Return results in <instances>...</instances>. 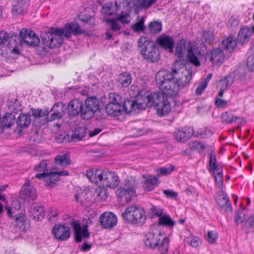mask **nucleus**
<instances>
[{
    "label": "nucleus",
    "instance_id": "nucleus-1",
    "mask_svg": "<svg viewBox=\"0 0 254 254\" xmlns=\"http://www.w3.org/2000/svg\"><path fill=\"white\" fill-rule=\"evenodd\" d=\"M192 73L189 69H185L182 75L174 81V76L168 72L162 71L160 78V94L162 100L160 103V116H164L171 112V102L173 101L181 88L186 86L191 78Z\"/></svg>",
    "mask_w": 254,
    "mask_h": 254
},
{
    "label": "nucleus",
    "instance_id": "nucleus-2",
    "mask_svg": "<svg viewBox=\"0 0 254 254\" xmlns=\"http://www.w3.org/2000/svg\"><path fill=\"white\" fill-rule=\"evenodd\" d=\"M80 26L76 23H69L65 24L64 28H52L49 32H42L41 37L43 43L50 48H57L60 46L64 38H69L72 35L82 33Z\"/></svg>",
    "mask_w": 254,
    "mask_h": 254
},
{
    "label": "nucleus",
    "instance_id": "nucleus-3",
    "mask_svg": "<svg viewBox=\"0 0 254 254\" xmlns=\"http://www.w3.org/2000/svg\"><path fill=\"white\" fill-rule=\"evenodd\" d=\"M138 47L141 48L140 53L145 59L152 62L159 60V37L155 42L149 41L146 37H141L138 41Z\"/></svg>",
    "mask_w": 254,
    "mask_h": 254
},
{
    "label": "nucleus",
    "instance_id": "nucleus-4",
    "mask_svg": "<svg viewBox=\"0 0 254 254\" xmlns=\"http://www.w3.org/2000/svg\"><path fill=\"white\" fill-rule=\"evenodd\" d=\"M122 215L126 222L133 224H142L146 218L144 210L136 205L127 207Z\"/></svg>",
    "mask_w": 254,
    "mask_h": 254
},
{
    "label": "nucleus",
    "instance_id": "nucleus-5",
    "mask_svg": "<svg viewBox=\"0 0 254 254\" xmlns=\"http://www.w3.org/2000/svg\"><path fill=\"white\" fill-rule=\"evenodd\" d=\"M211 134L212 132L209 130H205L204 132H195L192 127L187 126L176 128L173 133L175 139L180 142L187 141L192 136L195 137L200 136L202 138H205L211 135Z\"/></svg>",
    "mask_w": 254,
    "mask_h": 254
},
{
    "label": "nucleus",
    "instance_id": "nucleus-6",
    "mask_svg": "<svg viewBox=\"0 0 254 254\" xmlns=\"http://www.w3.org/2000/svg\"><path fill=\"white\" fill-rule=\"evenodd\" d=\"M0 45L5 48L6 52L19 54L21 50V41L19 37L13 35L10 37L6 32L0 31Z\"/></svg>",
    "mask_w": 254,
    "mask_h": 254
},
{
    "label": "nucleus",
    "instance_id": "nucleus-7",
    "mask_svg": "<svg viewBox=\"0 0 254 254\" xmlns=\"http://www.w3.org/2000/svg\"><path fill=\"white\" fill-rule=\"evenodd\" d=\"M12 205V206L11 207H6L7 214L11 219L15 221L14 226L16 230L24 231L25 230L26 226L29 225L27 218L22 213H16V210L20 208V204L19 202L14 201Z\"/></svg>",
    "mask_w": 254,
    "mask_h": 254
},
{
    "label": "nucleus",
    "instance_id": "nucleus-8",
    "mask_svg": "<svg viewBox=\"0 0 254 254\" xmlns=\"http://www.w3.org/2000/svg\"><path fill=\"white\" fill-rule=\"evenodd\" d=\"M185 51H187L189 62L194 66H199L200 62L197 56L194 55L190 43H186L185 41L181 40L176 46L175 54L178 58H181L183 57Z\"/></svg>",
    "mask_w": 254,
    "mask_h": 254
},
{
    "label": "nucleus",
    "instance_id": "nucleus-9",
    "mask_svg": "<svg viewBox=\"0 0 254 254\" xmlns=\"http://www.w3.org/2000/svg\"><path fill=\"white\" fill-rule=\"evenodd\" d=\"M159 97V93L147 95L145 96L138 95L135 101H128L126 106L128 104L130 108L135 110L136 109L144 110L148 106L155 105L154 99Z\"/></svg>",
    "mask_w": 254,
    "mask_h": 254
},
{
    "label": "nucleus",
    "instance_id": "nucleus-10",
    "mask_svg": "<svg viewBox=\"0 0 254 254\" xmlns=\"http://www.w3.org/2000/svg\"><path fill=\"white\" fill-rule=\"evenodd\" d=\"M99 109V102L95 97L87 98L83 105L82 112V118L84 120H89L93 117L95 113Z\"/></svg>",
    "mask_w": 254,
    "mask_h": 254
},
{
    "label": "nucleus",
    "instance_id": "nucleus-11",
    "mask_svg": "<svg viewBox=\"0 0 254 254\" xmlns=\"http://www.w3.org/2000/svg\"><path fill=\"white\" fill-rule=\"evenodd\" d=\"M157 0H130L125 3L124 6L127 10L133 9L138 12L141 9H147L151 7Z\"/></svg>",
    "mask_w": 254,
    "mask_h": 254
},
{
    "label": "nucleus",
    "instance_id": "nucleus-12",
    "mask_svg": "<svg viewBox=\"0 0 254 254\" xmlns=\"http://www.w3.org/2000/svg\"><path fill=\"white\" fill-rule=\"evenodd\" d=\"M19 39L21 41L26 44L27 45L35 47L39 45L40 40L35 33L32 30L22 29L20 31Z\"/></svg>",
    "mask_w": 254,
    "mask_h": 254
},
{
    "label": "nucleus",
    "instance_id": "nucleus-13",
    "mask_svg": "<svg viewBox=\"0 0 254 254\" xmlns=\"http://www.w3.org/2000/svg\"><path fill=\"white\" fill-rule=\"evenodd\" d=\"M37 193L36 189L30 184L29 180H26L25 184L22 187L19 197L24 200H34L36 199Z\"/></svg>",
    "mask_w": 254,
    "mask_h": 254
},
{
    "label": "nucleus",
    "instance_id": "nucleus-14",
    "mask_svg": "<svg viewBox=\"0 0 254 254\" xmlns=\"http://www.w3.org/2000/svg\"><path fill=\"white\" fill-rule=\"evenodd\" d=\"M127 102H126L124 106H122L121 103H112L109 102L106 106V110L109 115L112 116H118L122 114L124 112V110L128 113L132 109L130 108V106L126 104Z\"/></svg>",
    "mask_w": 254,
    "mask_h": 254
},
{
    "label": "nucleus",
    "instance_id": "nucleus-15",
    "mask_svg": "<svg viewBox=\"0 0 254 254\" xmlns=\"http://www.w3.org/2000/svg\"><path fill=\"white\" fill-rule=\"evenodd\" d=\"M52 231L55 239L59 241H66L70 236L71 232L69 227L64 225H55L52 228Z\"/></svg>",
    "mask_w": 254,
    "mask_h": 254
},
{
    "label": "nucleus",
    "instance_id": "nucleus-16",
    "mask_svg": "<svg viewBox=\"0 0 254 254\" xmlns=\"http://www.w3.org/2000/svg\"><path fill=\"white\" fill-rule=\"evenodd\" d=\"M159 222L151 226V231L147 235L145 240V245L149 248L154 249L159 243Z\"/></svg>",
    "mask_w": 254,
    "mask_h": 254
},
{
    "label": "nucleus",
    "instance_id": "nucleus-17",
    "mask_svg": "<svg viewBox=\"0 0 254 254\" xmlns=\"http://www.w3.org/2000/svg\"><path fill=\"white\" fill-rule=\"evenodd\" d=\"M215 201L221 210L227 213L232 211V205L229 197L223 190H220L216 193Z\"/></svg>",
    "mask_w": 254,
    "mask_h": 254
},
{
    "label": "nucleus",
    "instance_id": "nucleus-18",
    "mask_svg": "<svg viewBox=\"0 0 254 254\" xmlns=\"http://www.w3.org/2000/svg\"><path fill=\"white\" fill-rule=\"evenodd\" d=\"M70 225L74 231L75 240L77 243L81 242L82 238H88L89 233L88 231V226L86 225L83 226L81 228L79 223L73 219Z\"/></svg>",
    "mask_w": 254,
    "mask_h": 254
},
{
    "label": "nucleus",
    "instance_id": "nucleus-19",
    "mask_svg": "<svg viewBox=\"0 0 254 254\" xmlns=\"http://www.w3.org/2000/svg\"><path fill=\"white\" fill-rule=\"evenodd\" d=\"M101 225L105 228H112L117 223L116 216L112 212H105L99 218Z\"/></svg>",
    "mask_w": 254,
    "mask_h": 254
},
{
    "label": "nucleus",
    "instance_id": "nucleus-20",
    "mask_svg": "<svg viewBox=\"0 0 254 254\" xmlns=\"http://www.w3.org/2000/svg\"><path fill=\"white\" fill-rule=\"evenodd\" d=\"M83 108V104L82 101L78 99H74L71 100L66 107L67 113L70 116H75L80 113L81 116L82 117Z\"/></svg>",
    "mask_w": 254,
    "mask_h": 254
},
{
    "label": "nucleus",
    "instance_id": "nucleus-21",
    "mask_svg": "<svg viewBox=\"0 0 254 254\" xmlns=\"http://www.w3.org/2000/svg\"><path fill=\"white\" fill-rule=\"evenodd\" d=\"M45 211V209L43 206L34 204L29 208V216L33 220L39 221L44 218Z\"/></svg>",
    "mask_w": 254,
    "mask_h": 254
},
{
    "label": "nucleus",
    "instance_id": "nucleus-22",
    "mask_svg": "<svg viewBox=\"0 0 254 254\" xmlns=\"http://www.w3.org/2000/svg\"><path fill=\"white\" fill-rule=\"evenodd\" d=\"M47 164L46 161H41L35 166V170L37 173L36 175H68L66 171H50L47 169Z\"/></svg>",
    "mask_w": 254,
    "mask_h": 254
},
{
    "label": "nucleus",
    "instance_id": "nucleus-23",
    "mask_svg": "<svg viewBox=\"0 0 254 254\" xmlns=\"http://www.w3.org/2000/svg\"><path fill=\"white\" fill-rule=\"evenodd\" d=\"M209 170L210 173H213L214 175H222L223 173L221 167L217 163L215 154L212 151L210 153Z\"/></svg>",
    "mask_w": 254,
    "mask_h": 254
},
{
    "label": "nucleus",
    "instance_id": "nucleus-24",
    "mask_svg": "<svg viewBox=\"0 0 254 254\" xmlns=\"http://www.w3.org/2000/svg\"><path fill=\"white\" fill-rule=\"evenodd\" d=\"M123 7V4L118 5L116 4V0L115 4L113 3H107L104 4L102 8V13L105 15H113Z\"/></svg>",
    "mask_w": 254,
    "mask_h": 254
},
{
    "label": "nucleus",
    "instance_id": "nucleus-25",
    "mask_svg": "<svg viewBox=\"0 0 254 254\" xmlns=\"http://www.w3.org/2000/svg\"><path fill=\"white\" fill-rule=\"evenodd\" d=\"M120 180L118 176H106L103 177L102 186L114 188L118 186Z\"/></svg>",
    "mask_w": 254,
    "mask_h": 254
},
{
    "label": "nucleus",
    "instance_id": "nucleus-26",
    "mask_svg": "<svg viewBox=\"0 0 254 254\" xmlns=\"http://www.w3.org/2000/svg\"><path fill=\"white\" fill-rule=\"evenodd\" d=\"M157 179L154 176H150L148 178L143 177L141 182L142 187L146 191L152 190L155 186L157 185Z\"/></svg>",
    "mask_w": 254,
    "mask_h": 254
},
{
    "label": "nucleus",
    "instance_id": "nucleus-27",
    "mask_svg": "<svg viewBox=\"0 0 254 254\" xmlns=\"http://www.w3.org/2000/svg\"><path fill=\"white\" fill-rule=\"evenodd\" d=\"M175 224L169 215L164 214L162 209H160V226H163L172 229Z\"/></svg>",
    "mask_w": 254,
    "mask_h": 254
},
{
    "label": "nucleus",
    "instance_id": "nucleus-28",
    "mask_svg": "<svg viewBox=\"0 0 254 254\" xmlns=\"http://www.w3.org/2000/svg\"><path fill=\"white\" fill-rule=\"evenodd\" d=\"M27 4L24 0H15L12 3V13L13 15H16L22 13L23 10L27 8Z\"/></svg>",
    "mask_w": 254,
    "mask_h": 254
},
{
    "label": "nucleus",
    "instance_id": "nucleus-29",
    "mask_svg": "<svg viewBox=\"0 0 254 254\" xmlns=\"http://www.w3.org/2000/svg\"><path fill=\"white\" fill-rule=\"evenodd\" d=\"M252 35V31L250 28L245 27L241 29L239 32L237 39L242 44L247 43Z\"/></svg>",
    "mask_w": 254,
    "mask_h": 254
},
{
    "label": "nucleus",
    "instance_id": "nucleus-30",
    "mask_svg": "<svg viewBox=\"0 0 254 254\" xmlns=\"http://www.w3.org/2000/svg\"><path fill=\"white\" fill-rule=\"evenodd\" d=\"M209 56L210 60L213 64L221 63L224 59V54L220 49L213 50Z\"/></svg>",
    "mask_w": 254,
    "mask_h": 254
},
{
    "label": "nucleus",
    "instance_id": "nucleus-31",
    "mask_svg": "<svg viewBox=\"0 0 254 254\" xmlns=\"http://www.w3.org/2000/svg\"><path fill=\"white\" fill-rule=\"evenodd\" d=\"M160 45L172 53L174 46V41L171 37L162 35L160 36Z\"/></svg>",
    "mask_w": 254,
    "mask_h": 254
},
{
    "label": "nucleus",
    "instance_id": "nucleus-32",
    "mask_svg": "<svg viewBox=\"0 0 254 254\" xmlns=\"http://www.w3.org/2000/svg\"><path fill=\"white\" fill-rule=\"evenodd\" d=\"M15 117L12 113H6L1 120V128H9L12 126L15 122Z\"/></svg>",
    "mask_w": 254,
    "mask_h": 254
},
{
    "label": "nucleus",
    "instance_id": "nucleus-33",
    "mask_svg": "<svg viewBox=\"0 0 254 254\" xmlns=\"http://www.w3.org/2000/svg\"><path fill=\"white\" fill-rule=\"evenodd\" d=\"M59 176H36V177L45 182L46 186L52 187L59 180Z\"/></svg>",
    "mask_w": 254,
    "mask_h": 254
},
{
    "label": "nucleus",
    "instance_id": "nucleus-34",
    "mask_svg": "<svg viewBox=\"0 0 254 254\" xmlns=\"http://www.w3.org/2000/svg\"><path fill=\"white\" fill-rule=\"evenodd\" d=\"M31 123V118L29 115L20 114L17 119V125L21 128H26Z\"/></svg>",
    "mask_w": 254,
    "mask_h": 254
},
{
    "label": "nucleus",
    "instance_id": "nucleus-35",
    "mask_svg": "<svg viewBox=\"0 0 254 254\" xmlns=\"http://www.w3.org/2000/svg\"><path fill=\"white\" fill-rule=\"evenodd\" d=\"M234 78V74L233 73H230L219 81L218 86L222 87L223 89H227L233 83Z\"/></svg>",
    "mask_w": 254,
    "mask_h": 254
},
{
    "label": "nucleus",
    "instance_id": "nucleus-36",
    "mask_svg": "<svg viewBox=\"0 0 254 254\" xmlns=\"http://www.w3.org/2000/svg\"><path fill=\"white\" fill-rule=\"evenodd\" d=\"M131 80V75L128 72H123L119 76L118 82L123 87L128 86L130 84Z\"/></svg>",
    "mask_w": 254,
    "mask_h": 254
},
{
    "label": "nucleus",
    "instance_id": "nucleus-37",
    "mask_svg": "<svg viewBox=\"0 0 254 254\" xmlns=\"http://www.w3.org/2000/svg\"><path fill=\"white\" fill-rule=\"evenodd\" d=\"M137 181L132 176H128L124 181L125 189L135 191L137 186Z\"/></svg>",
    "mask_w": 254,
    "mask_h": 254
},
{
    "label": "nucleus",
    "instance_id": "nucleus-38",
    "mask_svg": "<svg viewBox=\"0 0 254 254\" xmlns=\"http://www.w3.org/2000/svg\"><path fill=\"white\" fill-rule=\"evenodd\" d=\"M105 187L99 186L95 190V194L96 195V198L98 200L105 201L109 196V193Z\"/></svg>",
    "mask_w": 254,
    "mask_h": 254
},
{
    "label": "nucleus",
    "instance_id": "nucleus-39",
    "mask_svg": "<svg viewBox=\"0 0 254 254\" xmlns=\"http://www.w3.org/2000/svg\"><path fill=\"white\" fill-rule=\"evenodd\" d=\"M55 162L62 167H64L70 163L69 157L67 155H58L55 158Z\"/></svg>",
    "mask_w": 254,
    "mask_h": 254
},
{
    "label": "nucleus",
    "instance_id": "nucleus-40",
    "mask_svg": "<svg viewBox=\"0 0 254 254\" xmlns=\"http://www.w3.org/2000/svg\"><path fill=\"white\" fill-rule=\"evenodd\" d=\"M222 44L226 49L232 50L236 47L237 42L232 37H229L223 40Z\"/></svg>",
    "mask_w": 254,
    "mask_h": 254
},
{
    "label": "nucleus",
    "instance_id": "nucleus-41",
    "mask_svg": "<svg viewBox=\"0 0 254 254\" xmlns=\"http://www.w3.org/2000/svg\"><path fill=\"white\" fill-rule=\"evenodd\" d=\"M85 135V130L84 128L78 127L76 128L71 136V140L73 141L80 140Z\"/></svg>",
    "mask_w": 254,
    "mask_h": 254
},
{
    "label": "nucleus",
    "instance_id": "nucleus-42",
    "mask_svg": "<svg viewBox=\"0 0 254 254\" xmlns=\"http://www.w3.org/2000/svg\"><path fill=\"white\" fill-rule=\"evenodd\" d=\"M122 8L125 11V13H122L117 19L122 23H128L130 22L129 12L131 9L127 10L123 4Z\"/></svg>",
    "mask_w": 254,
    "mask_h": 254
},
{
    "label": "nucleus",
    "instance_id": "nucleus-43",
    "mask_svg": "<svg viewBox=\"0 0 254 254\" xmlns=\"http://www.w3.org/2000/svg\"><path fill=\"white\" fill-rule=\"evenodd\" d=\"M235 117L231 113L225 112L221 114L220 118L223 123L232 124L235 121Z\"/></svg>",
    "mask_w": 254,
    "mask_h": 254
},
{
    "label": "nucleus",
    "instance_id": "nucleus-44",
    "mask_svg": "<svg viewBox=\"0 0 254 254\" xmlns=\"http://www.w3.org/2000/svg\"><path fill=\"white\" fill-rule=\"evenodd\" d=\"M111 172L107 170H103L99 168H90L86 171V175H108Z\"/></svg>",
    "mask_w": 254,
    "mask_h": 254
},
{
    "label": "nucleus",
    "instance_id": "nucleus-45",
    "mask_svg": "<svg viewBox=\"0 0 254 254\" xmlns=\"http://www.w3.org/2000/svg\"><path fill=\"white\" fill-rule=\"evenodd\" d=\"M131 27L133 30L135 32L143 31L145 29L144 18L142 17L138 21L132 25Z\"/></svg>",
    "mask_w": 254,
    "mask_h": 254
},
{
    "label": "nucleus",
    "instance_id": "nucleus-46",
    "mask_svg": "<svg viewBox=\"0 0 254 254\" xmlns=\"http://www.w3.org/2000/svg\"><path fill=\"white\" fill-rule=\"evenodd\" d=\"M66 109V107L62 103H58L54 105L51 110L63 116L65 114Z\"/></svg>",
    "mask_w": 254,
    "mask_h": 254
},
{
    "label": "nucleus",
    "instance_id": "nucleus-47",
    "mask_svg": "<svg viewBox=\"0 0 254 254\" xmlns=\"http://www.w3.org/2000/svg\"><path fill=\"white\" fill-rule=\"evenodd\" d=\"M150 34L154 35L159 32V22L158 21H151L148 26Z\"/></svg>",
    "mask_w": 254,
    "mask_h": 254
},
{
    "label": "nucleus",
    "instance_id": "nucleus-48",
    "mask_svg": "<svg viewBox=\"0 0 254 254\" xmlns=\"http://www.w3.org/2000/svg\"><path fill=\"white\" fill-rule=\"evenodd\" d=\"M245 206H241V209H242V210H239L236 212V214L234 217V221L237 225L241 224L243 222H244V217L242 216V210L245 209Z\"/></svg>",
    "mask_w": 254,
    "mask_h": 254
},
{
    "label": "nucleus",
    "instance_id": "nucleus-49",
    "mask_svg": "<svg viewBox=\"0 0 254 254\" xmlns=\"http://www.w3.org/2000/svg\"><path fill=\"white\" fill-rule=\"evenodd\" d=\"M86 178L93 184L102 186L103 177L106 176H86Z\"/></svg>",
    "mask_w": 254,
    "mask_h": 254
},
{
    "label": "nucleus",
    "instance_id": "nucleus-50",
    "mask_svg": "<svg viewBox=\"0 0 254 254\" xmlns=\"http://www.w3.org/2000/svg\"><path fill=\"white\" fill-rule=\"evenodd\" d=\"M203 39L207 43H211L214 40V34L212 31H204L202 34Z\"/></svg>",
    "mask_w": 254,
    "mask_h": 254
},
{
    "label": "nucleus",
    "instance_id": "nucleus-51",
    "mask_svg": "<svg viewBox=\"0 0 254 254\" xmlns=\"http://www.w3.org/2000/svg\"><path fill=\"white\" fill-rule=\"evenodd\" d=\"M252 54L247 60V66L251 70H254V44L251 48Z\"/></svg>",
    "mask_w": 254,
    "mask_h": 254
},
{
    "label": "nucleus",
    "instance_id": "nucleus-52",
    "mask_svg": "<svg viewBox=\"0 0 254 254\" xmlns=\"http://www.w3.org/2000/svg\"><path fill=\"white\" fill-rule=\"evenodd\" d=\"M243 228L245 229L254 228V215L250 216L244 221Z\"/></svg>",
    "mask_w": 254,
    "mask_h": 254
},
{
    "label": "nucleus",
    "instance_id": "nucleus-53",
    "mask_svg": "<svg viewBox=\"0 0 254 254\" xmlns=\"http://www.w3.org/2000/svg\"><path fill=\"white\" fill-rule=\"evenodd\" d=\"M218 237L217 233L215 231H210L207 232L206 240L211 244H214Z\"/></svg>",
    "mask_w": 254,
    "mask_h": 254
},
{
    "label": "nucleus",
    "instance_id": "nucleus-54",
    "mask_svg": "<svg viewBox=\"0 0 254 254\" xmlns=\"http://www.w3.org/2000/svg\"><path fill=\"white\" fill-rule=\"evenodd\" d=\"M108 23H110V26L111 29L114 32L119 31L121 29L119 21L117 19L106 20Z\"/></svg>",
    "mask_w": 254,
    "mask_h": 254
},
{
    "label": "nucleus",
    "instance_id": "nucleus-55",
    "mask_svg": "<svg viewBox=\"0 0 254 254\" xmlns=\"http://www.w3.org/2000/svg\"><path fill=\"white\" fill-rule=\"evenodd\" d=\"M136 191L126 189L125 202H129L136 198Z\"/></svg>",
    "mask_w": 254,
    "mask_h": 254
},
{
    "label": "nucleus",
    "instance_id": "nucleus-56",
    "mask_svg": "<svg viewBox=\"0 0 254 254\" xmlns=\"http://www.w3.org/2000/svg\"><path fill=\"white\" fill-rule=\"evenodd\" d=\"M116 193L119 201L125 202L126 189L120 187L117 190Z\"/></svg>",
    "mask_w": 254,
    "mask_h": 254
},
{
    "label": "nucleus",
    "instance_id": "nucleus-57",
    "mask_svg": "<svg viewBox=\"0 0 254 254\" xmlns=\"http://www.w3.org/2000/svg\"><path fill=\"white\" fill-rule=\"evenodd\" d=\"M7 104L8 108L11 112L16 113L21 109V107L17 101H15V102L9 101L8 102Z\"/></svg>",
    "mask_w": 254,
    "mask_h": 254
},
{
    "label": "nucleus",
    "instance_id": "nucleus-58",
    "mask_svg": "<svg viewBox=\"0 0 254 254\" xmlns=\"http://www.w3.org/2000/svg\"><path fill=\"white\" fill-rule=\"evenodd\" d=\"M148 216L151 218L159 217V210L156 206L154 205L151 206L148 213Z\"/></svg>",
    "mask_w": 254,
    "mask_h": 254
},
{
    "label": "nucleus",
    "instance_id": "nucleus-59",
    "mask_svg": "<svg viewBox=\"0 0 254 254\" xmlns=\"http://www.w3.org/2000/svg\"><path fill=\"white\" fill-rule=\"evenodd\" d=\"M207 86V81H202L200 83L196 89L195 94L196 95H200L202 94L204 90Z\"/></svg>",
    "mask_w": 254,
    "mask_h": 254
},
{
    "label": "nucleus",
    "instance_id": "nucleus-60",
    "mask_svg": "<svg viewBox=\"0 0 254 254\" xmlns=\"http://www.w3.org/2000/svg\"><path fill=\"white\" fill-rule=\"evenodd\" d=\"M109 102H112V103H120L121 101V97L119 95L114 93H111L109 94Z\"/></svg>",
    "mask_w": 254,
    "mask_h": 254
},
{
    "label": "nucleus",
    "instance_id": "nucleus-61",
    "mask_svg": "<svg viewBox=\"0 0 254 254\" xmlns=\"http://www.w3.org/2000/svg\"><path fill=\"white\" fill-rule=\"evenodd\" d=\"M164 195L169 198L176 199L178 196V193L171 190H163Z\"/></svg>",
    "mask_w": 254,
    "mask_h": 254
},
{
    "label": "nucleus",
    "instance_id": "nucleus-62",
    "mask_svg": "<svg viewBox=\"0 0 254 254\" xmlns=\"http://www.w3.org/2000/svg\"><path fill=\"white\" fill-rule=\"evenodd\" d=\"M89 192L87 190H84L83 191L78 193L75 194V198L77 202L82 203H83V198L84 197L85 195L89 193Z\"/></svg>",
    "mask_w": 254,
    "mask_h": 254
},
{
    "label": "nucleus",
    "instance_id": "nucleus-63",
    "mask_svg": "<svg viewBox=\"0 0 254 254\" xmlns=\"http://www.w3.org/2000/svg\"><path fill=\"white\" fill-rule=\"evenodd\" d=\"M223 176H214L216 186L220 189L223 190Z\"/></svg>",
    "mask_w": 254,
    "mask_h": 254
},
{
    "label": "nucleus",
    "instance_id": "nucleus-64",
    "mask_svg": "<svg viewBox=\"0 0 254 254\" xmlns=\"http://www.w3.org/2000/svg\"><path fill=\"white\" fill-rule=\"evenodd\" d=\"M215 103L216 106L219 108H224L227 105V101L219 97L216 98Z\"/></svg>",
    "mask_w": 254,
    "mask_h": 254
}]
</instances>
